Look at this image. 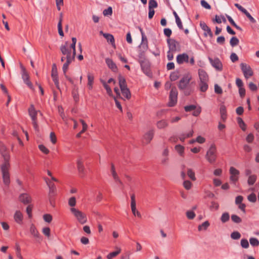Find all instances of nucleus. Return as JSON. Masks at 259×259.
I'll use <instances>...</instances> for the list:
<instances>
[{"label":"nucleus","instance_id":"1","mask_svg":"<svg viewBox=\"0 0 259 259\" xmlns=\"http://www.w3.org/2000/svg\"><path fill=\"white\" fill-rule=\"evenodd\" d=\"M191 79L192 77L190 74H185L180 80L178 85L179 90L187 96L191 95L194 91V83H190Z\"/></svg>","mask_w":259,"mask_h":259},{"label":"nucleus","instance_id":"2","mask_svg":"<svg viewBox=\"0 0 259 259\" xmlns=\"http://www.w3.org/2000/svg\"><path fill=\"white\" fill-rule=\"evenodd\" d=\"M10 164L8 163H3L1 166L3 183L6 186H9L10 184Z\"/></svg>","mask_w":259,"mask_h":259},{"label":"nucleus","instance_id":"3","mask_svg":"<svg viewBox=\"0 0 259 259\" xmlns=\"http://www.w3.org/2000/svg\"><path fill=\"white\" fill-rule=\"evenodd\" d=\"M217 157V147L214 144H212L206 152L205 158L210 163H213L215 162Z\"/></svg>","mask_w":259,"mask_h":259},{"label":"nucleus","instance_id":"4","mask_svg":"<svg viewBox=\"0 0 259 259\" xmlns=\"http://www.w3.org/2000/svg\"><path fill=\"white\" fill-rule=\"evenodd\" d=\"M70 211L81 224H84L87 222V216L82 211L75 208H71Z\"/></svg>","mask_w":259,"mask_h":259},{"label":"nucleus","instance_id":"5","mask_svg":"<svg viewBox=\"0 0 259 259\" xmlns=\"http://www.w3.org/2000/svg\"><path fill=\"white\" fill-rule=\"evenodd\" d=\"M140 66L143 72L149 77H152V72L151 70V64L148 60H141Z\"/></svg>","mask_w":259,"mask_h":259},{"label":"nucleus","instance_id":"6","mask_svg":"<svg viewBox=\"0 0 259 259\" xmlns=\"http://www.w3.org/2000/svg\"><path fill=\"white\" fill-rule=\"evenodd\" d=\"M45 181H46L48 186L49 188V198L50 202L51 205H53V198L55 195L56 191V186H55V184L51 181H50L49 179L45 178Z\"/></svg>","mask_w":259,"mask_h":259},{"label":"nucleus","instance_id":"7","mask_svg":"<svg viewBox=\"0 0 259 259\" xmlns=\"http://www.w3.org/2000/svg\"><path fill=\"white\" fill-rule=\"evenodd\" d=\"M178 91L176 87H172L170 92L169 96V102L168 106L169 107H174L177 103Z\"/></svg>","mask_w":259,"mask_h":259},{"label":"nucleus","instance_id":"8","mask_svg":"<svg viewBox=\"0 0 259 259\" xmlns=\"http://www.w3.org/2000/svg\"><path fill=\"white\" fill-rule=\"evenodd\" d=\"M0 153L4 158L3 163L10 164V155L9 151L5 145L1 142H0Z\"/></svg>","mask_w":259,"mask_h":259},{"label":"nucleus","instance_id":"9","mask_svg":"<svg viewBox=\"0 0 259 259\" xmlns=\"http://www.w3.org/2000/svg\"><path fill=\"white\" fill-rule=\"evenodd\" d=\"M229 172L231 175L230 177V181L235 184L239 179V171L235 167L231 166L230 168Z\"/></svg>","mask_w":259,"mask_h":259},{"label":"nucleus","instance_id":"10","mask_svg":"<svg viewBox=\"0 0 259 259\" xmlns=\"http://www.w3.org/2000/svg\"><path fill=\"white\" fill-rule=\"evenodd\" d=\"M240 67L245 78L247 79L253 75V71L251 67L246 63H241Z\"/></svg>","mask_w":259,"mask_h":259},{"label":"nucleus","instance_id":"11","mask_svg":"<svg viewBox=\"0 0 259 259\" xmlns=\"http://www.w3.org/2000/svg\"><path fill=\"white\" fill-rule=\"evenodd\" d=\"M60 51L63 55H66V57H70L74 59L75 57L73 55H71V50L69 49L68 42L67 41H66L64 45L61 46Z\"/></svg>","mask_w":259,"mask_h":259},{"label":"nucleus","instance_id":"12","mask_svg":"<svg viewBox=\"0 0 259 259\" xmlns=\"http://www.w3.org/2000/svg\"><path fill=\"white\" fill-rule=\"evenodd\" d=\"M154 135V130L153 129L150 130L145 134L143 136V143L145 144L150 143L152 140Z\"/></svg>","mask_w":259,"mask_h":259},{"label":"nucleus","instance_id":"13","mask_svg":"<svg viewBox=\"0 0 259 259\" xmlns=\"http://www.w3.org/2000/svg\"><path fill=\"white\" fill-rule=\"evenodd\" d=\"M167 42L169 50L171 51L172 52H176L177 47L179 43L174 39L167 38Z\"/></svg>","mask_w":259,"mask_h":259},{"label":"nucleus","instance_id":"14","mask_svg":"<svg viewBox=\"0 0 259 259\" xmlns=\"http://www.w3.org/2000/svg\"><path fill=\"white\" fill-rule=\"evenodd\" d=\"M19 200L24 204H28L31 202V196L27 193H22L19 195Z\"/></svg>","mask_w":259,"mask_h":259},{"label":"nucleus","instance_id":"15","mask_svg":"<svg viewBox=\"0 0 259 259\" xmlns=\"http://www.w3.org/2000/svg\"><path fill=\"white\" fill-rule=\"evenodd\" d=\"M200 26L201 29L204 31V35L207 36L209 35L210 37H213V33L210 28L204 22H200Z\"/></svg>","mask_w":259,"mask_h":259},{"label":"nucleus","instance_id":"16","mask_svg":"<svg viewBox=\"0 0 259 259\" xmlns=\"http://www.w3.org/2000/svg\"><path fill=\"white\" fill-rule=\"evenodd\" d=\"M177 62L179 64H182L184 63L189 62V56L186 53L179 54L177 57Z\"/></svg>","mask_w":259,"mask_h":259},{"label":"nucleus","instance_id":"17","mask_svg":"<svg viewBox=\"0 0 259 259\" xmlns=\"http://www.w3.org/2000/svg\"><path fill=\"white\" fill-rule=\"evenodd\" d=\"M23 72L22 74V78L24 83L27 85V86L31 90H33V86L31 82L29 80V76L28 74L25 71V69L23 68Z\"/></svg>","mask_w":259,"mask_h":259},{"label":"nucleus","instance_id":"18","mask_svg":"<svg viewBox=\"0 0 259 259\" xmlns=\"http://www.w3.org/2000/svg\"><path fill=\"white\" fill-rule=\"evenodd\" d=\"M209 61L212 66L218 70H222V64L218 58H215L214 60L209 58Z\"/></svg>","mask_w":259,"mask_h":259},{"label":"nucleus","instance_id":"19","mask_svg":"<svg viewBox=\"0 0 259 259\" xmlns=\"http://www.w3.org/2000/svg\"><path fill=\"white\" fill-rule=\"evenodd\" d=\"M105 62L108 67L112 70V71L116 72L117 71V67L116 64L110 58H106Z\"/></svg>","mask_w":259,"mask_h":259},{"label":"nucleus","instance_id":"20","mask_svg":"<svg viewBox=\"0 0 259 259\" xmlns=\"http://www.w3.org/2000/svg\"><path fill=\"white\" fill-rule=\"evenodd\" d=\"M199 81H208V76L207 73L202 69L198 70Z\"/></svg>","mask_w":259,"mask_h":259},{"label":"nucleus","instance_id":"21","mask_svg":"<svg viewBox=\"0 0 259 259\" xmlns=\"http://www.w3.org/2000/svg\"><path fill=\"white\" fill-rule=\"evenodd\" d=\"M14 218L15 222L19 224H21L23 220V215L20 210H17L14 215Z\"/></svg>","mask_w":259,"mask_h":259},{"label":"nucleus","instance_id":"22","mask_svg":"<svg viewBox=\"0 0 259 259\" xmlns=\"http://www.w3.org/2000/svg\"><path fill=\"white\" fill-rule=\"evenodd\" d=\"M76 163L78 171L81 175L80 176L82 177V175L84 174V167L82 159L81 158L78 159Z\"/></svg>","mask_w":259,"mask_h":259},{"label":"nucleus","instance_id":"23","mask_svg":"<svg viewBox=\"0 0 259 259\" xmlns=\"http://www.w3.org/2000/svg\"><path fill=\"white\" fill-rule=\"evenodd\" d=\"M28 112L32 121H34V120H37V112L35 110L34 106L31 105L30 108L28 109Z\"/></svg>","mask_w":259,"mask_h":259},{"label":"nucleus","instance_id":"24","mask_svg":"<svg viewBox=\"0 0 259 259\" xmlns=\"http://www.w3.org/2000/svg\"><path fill=\"white\" fill-rule=\"evenodd\" d=\"M208 81H199L198 86L200 91L201 92H205L208 88Z\"/></svg>","mask_w":259,"mask_h":259},{"label":"nucleus","instance_id":"25","mask_svg":"<svg viewBox=\"0 0 259 259\" xmlns=\"http://www.w3.org/2000/svg\"><path fill=\"white\" fill-rule=\"evenodd\" d=\"M30 233L36 238H40V235L34 224H31L30 227Z\"/></svg>","mask_w":259,"mask_h":259},{"label":"nucleus","instance_id":"26","mask_svg":"<svg viewBox=\"0 0 259 259\" xmlns=\"http://www.w3.org/2000/svg\"><path fill=\"white\" fill-rule=\"evenodd\" d=\"M74 59H73L72 58H70V57H66V62L63 64L62 67L64 74H66V72L68 70V66L72 62V61Z\"/></svg>","mask_w":259,"mask_h":259},{"label":"nucleus","instance_id":"27","mask_svg":"<svg viewBox=\"0 0 259 259\" xmlns=\"http://www.w3.org/2000/svg\"><path fill=\"white\" fill-rule=\"evenodd\" d=\"M100 33L103 34L104 37L108 42H110L111 44H113L114 43V38L112 34L109 33H104L102 31H100Z\"/></svg>","mask_w":259,"mask_h":259},{"label":"nucleus","instance_id":"28","mask_svg":"<svg viewBox=\"0 0 259 259\" xmlns=\"http://www.w3.org/2000/svg\"><path fill=\"white\" fill-rule=\"evenodd\" d=\"M168 125V122L164 119L158 121L156 124L157 127L159 129L164 128L167 127Z\"/></svg>","mask_w":259,"mask_h":259},{"label":"nucleus","instance_id":"29","mask_svg":"<svg viewBox=\"0 0 259 259\" xmlns=\"http://www.w3.org/2000/svg\"><path fill=\"white\" fill-rule=\"evenodd\" d=\"M63 14L61 13L60 15L59 21L58 24V32L60 36H63L64 33L62 29V22Z\"/></svg>","mask_w":259,"mask_h":259},{"label":"nucleus","instance_id":"30","mask_svg":"<svg viewBox=\"0 0 259 259\" xmlns=\"http://www.w3.org/2000/svg\"><path fill=\"white\" fill-rule=\"evenodd\" d=\"M220 111L222 119L225 120L227 118V112L225 106L222 105L220 107Z\"/></svg>","mask_w":259,"mask_h":259},{"label":"nucleus","instance_id":"31","mask_svg":"<svg viewBox=\"0 0 259 259\" xmlns=\"http://www.w3.org/2000/svg\"><path fill=\"white\" fill-rule=\"evenodd\" d=\"M122 95L127 99H130L131 97V94L129 89L127 88H123L120 89Z\"/></svg>","mask_w":259,"mask_h":259},{"label":"nucleus","instance_id":"32","mask_svg":"<svg viewBox=\"0 0 259 259\" xmlns=\"http://www.w3.org/2000/svg\"><path fill=\"white\" fill-rule=\"evenodd\" d=\"M142 51L145 52L148 48V40L147 38L146 39H142V42L140 46Z\"/></svg>","mask_w":259,"mask_h":259},{"label":"nucleus","instance_id":"33","mask_svg":"<svg viewBox=\"0 0 259 259\" xmlns=\"http://www.w3.org/2000/svg\"><path fill=\"white\" fill-rule=\"evenodd\" d=\"M119 85L120 89L127 88L125 79L121 75L118 76Z\"/></svg>","mask_w":259,"mask_h":259},{"label":"nucleus","instance_id":"34","mask_svg":"<svg viewBox=\"0 0 259 259\" xmlns=\"http://www.w3.org/2000/svg\"><path fill=\"white\" fill-rule=\"evenodd\" d=\"M230 219V215L228 212H224L221 217V221L223 223L227 222Z\"/></svg>","mask_w":259,"mask_h":259},{"label":"nucleus","instance_id":"35","mask_svg":"<svg viewBox=\"0 0 259 259\" xmlns=\"http://www.w3.org/2000/svg\"><path fill=\"white\" fill-rule=\"evenodd\" d=\"M120 252L121 249L118 248V249L116 251L109 253L107 256V259H112L113 257L117 256L118 254H119Z\"/></svg>","mask_w":259,"mask_h":259},{"label":"nucleus","instance_id":"36","mask_svg":"<svg viewBox=\"0 0 259 259\" xmlns=\"http://www.w3.org/2000/svg\"><path fill=\"white\" fill-rule=\"evenodd\" d=\"M256 176L254 175L249 176L247 180L248 184L250 186L253 185L256 180Z\"/></svg>","mask_w":259,"mask_h":259},{"label":"nucleus","instance_id":"37","mask_svg":"<svg viewBox=\"0 0 259 259\" xmlns=\"http://www.w3.org/2000/svg\"><path fill=\"white\" fill-rule=\"evenodd\" d=\"M239 42V40L238 38L235 36L232 37L231 38L230 41V45L232 47H234L238 45Z\"/></svg>","mask_w":259,"mask_h":259},{"label":"nucleus","instance_id":"38","mask_svg":"<svg viewBox=\"0 0 259 259\" xmlns=\"http://www.w3.org/2000/svg\"><path fill=\"white\" fill-rule=\"evenodd\" d=\"M175 149L181 156H183L184 147L183 146L177 145L175 146Z\"/></svg>","mask_w":259,"mask_h":259},{"label":"nucleus","instance_id":"39","mask_svg":"<svg viewBox=\"0 0 259 259\" xmlns=\"http://www.w3.org/2000/svg\"><path fill=\"white\" fill-rule=\"evenodd\" d=\"M158 7V4L155 0H149L148 9H154Z\"/></svg>","mask_w":259,"mask_h":259},{"label":"nucleus","instance_id":"40","mask_svg":"<svg viewBox=\"0 0 259 259\" xmlns=\"http://www.w3.org/2000/svg\"><path fill=\"white\" fill-rule=\"evenodd\" d=\"M209 223L208 221H205L203 222L201 225H199L198 226V230L201 231L202 230H206V229L209 226Z\"/></svg>","mask_w":259,"mask_h":259},{"label":"nucleus","instance_id":"41","mask_svg":"<svg viewBox=\"0 0 259 259\" xmlns=\"http://www.w3.org/2000/svg\"><path fill=\"white\" fill-rule=\"evenodd\" d=\"M237 120L238 123L239 125L243 131H245L246 130L245 124V123L244 122L243 120H242V119L240 117H238Z\"/></svg>","mask_w":259,"mask_h":259},{"label":"nucleus","instance_id":"42","mask_svg":"<svg viewBox=\"0 0 259 259\" xmlns=\"http://www.w3.org/2000/svg\"><path fill=\"white\" fill-rule=\"evenodd\" d=\"M187 175L192 181H195L196 178L195 176V173L192 169H188L187 171Z\"/></svg>","mask_w":259,"mask_h":259},{"label":"nucleus","instance_id":"43","mask_svg":"<svg viewBox=\"0 0 259 259\" xmlns=\"http://www.w3.org/2000/svg\"><path fill=\"white\" fill-rule=\"evenodd\" d=\"M232 221L235 223H240L242 222L241 219L236 214H232L231 215Z\"/></svg>","mask_w":259,"mask_h":259},{"label":"nucleus","instance_id":"44","mask_svg":"<svg viewBox=\"0 0 259 259\" xmlns=\"http://www.w3.org/2000/svg\"><path fill=\"white\" fill-rule=\"evenodd\" d=\"M231 237L233 239L237 240L241 237V234L239 232L237 231H234L231 233Z\"/></svg>","mask_w":259,"mask_h":259},{"label":"nucleus","instance_id":"45","mask_svg":"<svg viewBox=\"0 0 259 259\" xmlns=\"http://www.w3.org/2000/svg\"><path fill=\"white\" fill-rule=\"evenodd\" d=\"M179 77V72H174L170 75L169 78L171 81H175L178 79Z\"/></svg>","mask_w":259,"mask_h":259},{"label":"nucleus","instance_id":"46","mask_svg":"<svg viewBox=\"0 0 259 259\" xmlns=\"http://www.w3.org/2000/svg\"><path fill=\"white\" fill-rule=\"evenodd\" d=\"M250 244L253 246H257L259 245V241L256 238H251L249 239Z\"/></svg>","mask_w":259,"mask_h":259},{"label":"nucleus","instance_id":"47","mask_svg":"<svg viewBox=\"0 0 259 259\" xmlns=\"http://www.w3.org/2000/svg\"><path fill=\"white\" fill-rule=\"evenodd\" d=\"M94 80V76L93 74L91 73H88V85L93 84Z\"/></svg>","mask_w":259,"mask_h":259},{"label":"nucleus","instance_id":"48","mask_svg":"<svg viewBox=\"0 0 259 259\" xmlns=\"http://www.w3.org/2000/svg\"><path fill=\"white\" fill-rule=\"evenodd\" d=\"M247 199L250 202L254 203L256 201V195L252 193L248 196Z\"/></svg>","mask_w":259,"mask_h":259},{"label":"nucleus","instance_id":"49","mask_svg":"<svg viewBox=\"0 0 259 259\" xmlns=\"http://www.w3.org/2000/svg\"><path fill=\"white\" fill-rule=\"evenodd\" d=\"M53 80L55 83V85H56V88L60 90V86H59V79L58 75H54V77H52Z\"/></svg>","mask_w":259,"mask_h":259},{"label":"nucleus","instance_id":"50","mask_svg":"<svg viewBox=\"0 0 259 259\" xmlns=\"http://www.w3.org/2000/svg\"><path fill=\"white\" fill-rule=\"evenodd\" d=\"M103 14L105 16L111 15L112 14V8L111 7H109L103 11Z\"/></svg>","mask_w":259,"mask_h":259},{"label":"nucleus","instance_id":"51","mask_svg":"<svg viewBox=\"0 0 259 259\" xmlns=\"http://www.w3.org/2000/svg\"><path fill=\"white\" fill-rule=\"evenodd\" d=\"M195 215V212L192 210L187 211L186 212V216L190 220L193 219Z\"/></svg>","mask_w":259,"mask_h":259},{"label":"nucleus","instance_id":"52","mask_svg":"<svg viewBox=\"0 0 259 259\" xmlns=\"http://www.w3.org/2000/svg\"><path fill=\"white\" fill-rule=\"evenodd\" d=\"M196 108V106L194 105H190L188 106H186L184 107L185 110L186 112H190L191 111H193Z\"/></svg>","mask_w":259,"mask_h":259},{"label":"nucleus","instance_id":"53","mask_svg":"<svg viewBox=\"0 0 259 259\" xmlns=\"http://www.w3.org/2000/svg\"><path fill=\"white\" fill-rule=\"evenodd\" d=\"M241 245L244 248H247L249 247V243L248 240L246 239H241Z\"/></svg>","mask_w":259,"mask_h":259},{"label":"nucleus","instance_id":"54","mask_svg":"<svg viewBox=\"0 0 259 259\" xmlns=\"http://www.w3.org/2000/svg\"><path fill=\"white\" fill-rule=\"evenodd\" d=\"M44 221L47 223H51L52 221V216L50 214H45L43 215Z\"/></svg>","mask_w":259,"mask_h":259},{"label":"nucleus","instance_id":"55","mask_svg":"<svg viewBox=\"0 0 259 259\" xmlns=\"http://www.w3.org/2000/svg\"><path fill=\"white\" fill-rule=\"evenodd\" d=\"M76 202V198L75 197H71L68 200V204L71 207L75 206Z\"/></svg>","mask_w":259,"mask_h":259},{"label":"nucleus","instance_id":"56","mask_svg":"<svg viewBox=\"0 0 259 259\" xmlns=\"http://www.w3.org/2000/svg\"><path fill=\"white\" fill-rule=\"evenodd\" d=\"M183 186L186 190H189L192 187V183L189 181H185L183 182Z\"/></svg>","mask_w":259,"mask_h":259},{"label":"nucleus","instance_id":"57","mask_svg":"<svg viewBox=\"0 0 259 259\" xmlns=\"http://www.w3.org/2000/svg\"><path fill=\"white\" fill-rule=\"evenodd\" d=\"M201 5L203 8L206 9L210 10L211 9L210 5L209 4H208L207 2H206L205 0L201 1Z\"/></svg>","mask_w":259,"mask_h":259},{"label":"nucleus","instance_id":"58","mask_svg":"<svg viewBox=\"0 0 259 259\" xmlns=\"http://www.w3.org/2000/svg\"><path fill=\"white\" fill-rule=\"evenodd\" d=\"M214 92L218 94H221L223 93L222 88L217 84L214 85Z\"/></svg>","mask_w":259,"mask_h":259},{"label":"nucleus","instance_id":"59","mask_svg":"<svg viewBox=\"0 0 259 259\" xmlns=\"http://www.w3.org/2000/svg\"><path fill=\"white\" fill-rule=\"evenodd\" d=\"M39 150L45 154H48L49 150L43 145H39L38 146Z\"/></svg>","mask_w":259,"mask_h":259},{"label":"nucleus","instance_id":"60","mask_svg":"<svg viewBox=\"0 0 259 259\" xmlns=\"http://www.w3.org/2000/svg\"><path fill=\"white\" fill-rule=\"evenodd\" d=\"M32 205H29L26 208V212L28 215L29 218H31L32 217Z\"/></svg>","mask_w":259,"mask_h":259},{"label":"nucleus","instance_id":"61","mask_svg":"<svg viewBox=\"0 0 259 259\" xmlns=\"http://www.w3.org/2000/svg\"><path fill=\"white\" fill-rule=\"evenodd\" d=\"M80 122L81 123L82 125V129L81 131V133H83L87 130L88 125L82 119H80Z\"/></svg>","mask_w":259,"mask_h":259},{"label":"nucleus","instance_id":"62","mask_svg":"<svg viewBox=\"0 0 259 259\" xmlns=\"http://www.w3.org/2000/svg\"><path fill=\"white\" fill-rule=\"evenodd\" d=\"M42 233L47 237L50 236V229L49 227H45L42 229Z\"/></svg>","mask_w":259,"mask_h":259},{"label":"nucleus","instance_id":"63","mask_svg":"<svg viewBox=\"0 0 259 259\" xmlns=\"http://www.w3.org/2000/svg\"><path fill=\"white\" fill-rule=\"evenodd\" d=\"M230 59L232 62L234 63L238 60V57L235 53H232L230 56Z\"/></svg>","mask_w":259,"mask_h":259},{"label":"nucleus","instance_id":"64","mask_svg":"<svg viewBox=\"0 0 259 259\" xmlns=\"http://www.w3.org/2000/svg\"><path fill=\"white\" fill-rule=\"evenodd\" d=\"M225 38L223 36H220L217 38V42L220 45H223L225 43Z\"/></svg>","mask_w":259,"mask_h":259}]
</instances>
